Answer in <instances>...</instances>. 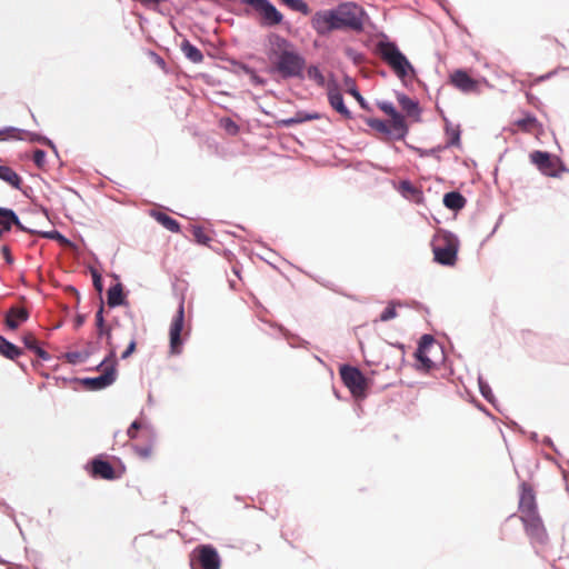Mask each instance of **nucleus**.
<instances>
[{
    "label": "nucleus",
    "mask_w": 569,
    "mask_h": 569,
    "mask_svg": "<svg viewBox=\"0 0 569 569\" xmlns=\"http://www.w3.org/2000/svg\"><path fill=\"white\" fill-rule=\"evenodd\" d=\"M377 107L390 119L362 117L366 124L381 134L383 141H403L410 130L405 114L388 100L378 101Z\"/></svg>",
    "instance_id": "f257e3e1"
},
{
    "label": "nucleus",
    "mask_w": 569,
    "mask_h": 569,
    "mask_svg": "<svg viewBox=\"0 0 569 569\" xmlns=\"http://www.w3.org/2000/svg\"><path fill=\"white\" fill-rule=\"evenodd\" d=\"M376 52L402 82L408 77H417L416 68L387 34L382 33L381 39L377 42Z\"/></svg>",
    "instance_id": "f03ea898"
},
{
    "label": "nucleus",
    "mask_w": 569,
    "mask_h": 569,
    "mask_svg": "<svg viewBox=\"0 0 569 569\" xmlns=\"http://www.w3.org/2000/svg\"><path fill=\"white\" fill-rule=\"evenodd\" d=\"M271 63L268 68V73L279 74L281 79H299L305 80V69L307 60L299 52L298 49L283 51L282 54L277 56L270 60Z\"/></svg>",
    "instance_id": "7ed1b4c3"
},
{
    "label": "nucleus",
    "mask_w": 569,
    "mask_h": 569,
    "mask_svg": "<svg viewBox=\"0 0 569 569\" xmlns=\"http://www.w3.org/2000/svg\"><path fill=\"white\" fill-rule=\"evenodd\" d=\"M459 244L457 234L439 229L431 240L435 262L445 267H453L458 260Z\"/></svg>",
    "instance_id": "20e7f679"
},
{
    "label": "nucleus",
    "mask_w": 569,
    "mask_h": 569,
    "mask_svg": "<svg viewBox=\"0 0 569 569\" xmlns=\"http://www.w3.org/2000/svg\"><path fill=\"white\" fill-rule=\"evenodd\" d=\"M339 375L342 383L355 398L363 399L367 397L371 380L358 367L343 363L339 368Z\"/></svg>",
    "instance_id": "39448f33"
},
{
    "label": "nucleus",
    "mask_w": 569,
    "mask_h": 569,
    "mask_svg": "<svg viewBox=\"0 0 569 569\" xmlns=\"http://www.w3.org/2000/svg\"><path fill=\"white\" fill-rule=\"evenodd\" d=\"M529 157L530 161L543 176L559 178L561 172L569 171L559 157L553 156L548 151L535 150Z\"/></svg>",
    "instance_id": "423d86ee"
},
{
    "label": "nucleus",
    "mask_w": 569,
    "mask_h": 569,
    "mask_svg": "<svg viewBox=\"0 0 569 569\" xmlns=\"http://www.w3.org/2000/svg\"><path fill=\"white\" fill-rule=\"evenodd\" d=\"M520 520L523 523L525 532L529 537L536 555L541 556V548L548 543L549 536L540 515L521 516Z\"/></svg>",
    "instance_id": "0eeeda50"
},
{
    "label": "nucleus",
    "mask_w": 569,
    "mask_h": 569,
    "mask_svg": "<svg viewBox=\"0 0 569 569\" xmlns=\"http://www.w3.org/2000/svg\"><path fill=\"white\" fill-rule=\"evenodd\" d=\"M191 569H220L221 558L212 545H199L190 553Z\"/></svg>",
    "instance_id": "6e6552de"
},
{
    "label": "nucleus",
    "mask_w": 569,
    "mask_h": 569,
    "mask_svg": "<svg viewBox=\"0 0 569 569\" xmlns=\"http://www.w3.org/2000/svg\"><path fill=\"white\" fill-rule=\"evenodd\" d=\"M184 317V300L181 299L169 328V351L172 356H179L186 342L182 338Z\"/></svg>",
    "instance_id": "1a4fd4ad"
},
{
    "label": "nucleus",
    "mask_w": 569,
    "mask_h": 569,
    "mask_svg": "<svg viewBox=\"0 0 569 569\" xmlns=\"http://www.w3.org/2000/svg\"><path fill=\"white\" fill-rule=\"evenodd\" d=\"M340 9V14L348 24V29L353 32H362L365 28V20L369 18L367 11L356 2L346 1L337 4Z\"/></svg>",
    "instance_id": "9d476101"
},
{
    "label": "nucleus",
    "mask_w": 569,
    "mask_h": 569,
    "mask_svg": "<svg viewBox=\"0 0 569 569\" xmlns=\"http://www.w3.org/2000/svg\"><path fill=\"white\" fill-rule=\"evenodd\" d=\"M310 24L319 37H327L331 32L338 31L333 8L316 11L310 19Z\"/></svg>",
    "instance_id": "9b49d317"
},
{
    "label": "nucleus",
    "mask_w": 569,
    "mask_h": 569,
    "mask_svg": "<svg viewBox=\"0 0 569 569\" xmlns=\"http://www.w3.org/2000/svg\"><path fill=\"white\" fill-rule=\"evenodd\" d=\"M118 372L114 367H107L106 370L96 377L77 378L76 380L89 391L103 390L117 380Z\"/></svg>",
    "instance_id": "f8f14e48"
},
{
    "label": "nucleus",
    "mask_w": 569,
    "mask_h": 569,
    "mask_svg": "<svg viewBox=\"0 0 569 569\" xmlns=\"http://www.w3.org/2000/svg\"><path fill=\"white\" fill-rule=\"evenodd\" d=\"M86 470L93 479L116 480L121 477L117 473L113 466L101 455L92 458L87 465Z\"/></svg>",
    "instance_id": "ddd939ff"
},
{
    "label": "nucleus",
    "mask_w": 569,
    "mask_h": 569,
    "mask_svg": "<svg viewBox=\"0 0 569 569\" xmlns=\"http://www.w3.org/2000/svg\"><path fill=\"white\" fill-rule=\"evenodd\" d=\"M253 9L260 13L262 27L271 28L283 22V14L270 0H260Z\"/></svg>",
    "instance_id": "4468645a"
},
{
    "label": "nucleus",
    "mask_w": 569,
    "mask_h": 569,
    "mask_svg": "<svg viewBox=\"0 0 569 569\" xmlns=\"http://www.w3.org/2000/svg\"><path fill=\"white\" fill-rule=\"evenodd\" d=\"M519 510L522 513L521 516L539 515L535 491L526 481L520 483Z\"/></svg>",
    "instance_id": "2eb2a0df"
},
{
    "label": "nucleus",
    "mask_w": 569,
    "mask_h": 569,
    "mask_svg": "<svg viewBox=\"0 0 569 569\" xmlns=\"http://www.w3.org/2000/svg\"><path fill=\"white\" fill-rule=\"evenodd\" d=\"M328 101L330 107L346 119H352L353 114L345 103L343 96L335 79L328 86Z\"/></svg>",
    "instance_id": "dca6fc26"
},
{
    "label": "nucleus",
    "mask_w": 569,
    "mask_h": 569,
    "mask_svg": "<svg viewBox=\"0 0 569 569\" xmlns=\"http://www.w3.org/2000/svg\"><path fill=\"white\" fill-rule=\"evenodd\" d=\"M267 40L270 44V49L267 53L269 60L276 58L279 54H282L283 51H290V50L297 49V47L293 42H291L286 37L281 36L279 33H276V32L269 33L267 36Z\"/></svg>",
    "instance_id": "f3484780"
},
{
    "label": "nucleus",
    "mask_w": 569,
    "mask_h": 569,
    "mask_svg": "<svg viewBox=\"0 0 569 569\" xmlns=\"http://www.w3.org/2000/svg\"><path fill=\"white\" fill-rule=\"evenodd\" d=\"M30 318V312L27 308L19 306H11L4 312V325L6 327L14 331L17 330L21 323H24Z\"/></svg>",
    "instance_id": "a211bd4d"
},
{
    "label": "nucleus",
    "mask_w": 569,
    "mask_h": 569,
    "mask_svg": "<svg viewBox=\"0 0 569 569\" xmlns=\"http://www.w3.org/2000/svg\"><path fill=\"white\" fill-rule=\"evenodd\" d=\"M322 114L317 111L298 110L295 116L274 121L277 128H290L307 121L319 120Z\"/></svg>",
    "instance_id": "6ab92c4d"
},
{
    "label": "nucleus",
    "mask_w": 569,
    "mask_h": 569,
    "mask_svg": "<svg viewBox=\"0 0 569 569\" xmlns=\"http://www.w3.org/2000/svg\"><path fill=\"white\" fill-rule=\"evenodd\" d=\"M397 101L405 112V117L412 118L416 122L421 121L422 109L418 100H415L403 92H397Z\"/></svg>",
    "instance_id": "aec40b11"
},
{
    "label": "nucleus",
    "mask_w": 569,
    "mask_h": 569,
    "mask_svg": "<svg viewBox=\"0 0 569 569\" xmlns=\"http://www.w3.org/2000/svg\"><path fill=\"white\" fill-rule=\"evenodd\" d=\"M450 82L463 93H469L478 88V82L463 69H457L450 76Z\"/></svg>",
    "instance_id": "412c9836"
},
{
    "label": "nucleus",
    "mask_w": 569,
    "mask_h": 569,
    "mask_svg": "<svg viewBox=\"0 0 569 569\" xmlns=\"http://www.w3.org/2000/svg\"><path fill=\"white\" fill-rule=\"evenodd\" d=\"M146 443L144 445H132L133 451L141 458L147 459L151 456L153 446L157 441L158 433L152 425L144 427Z\"/></svg>",
    "instance_id": "4be33fe9"
},
{
    "label": "nucleus",
    "mask_w": 569,
    "mask_h": 569,
    "mask_svg": "<svg viewBox=\"0 0 569 569\" xmlns=\"http://www.w3.org/2000/svg\"><path fill=\"white\" fill-rule=\"evenodd\" d=\"M127 293L123 284L118 280L114 284L110 286L107 291V303L109 308L128 306Z\"/></svg>",
    "instance_id": "5701e85b"
},
{
    "label": "nucleus",
    "mask_w": 569,
    "mask_h": 569,
    "mask_svg": "<svg viewBox=\"0 0 569 569\" xmlns=\"http://www.w3.org/2000/svg\"><path fill=\"white\" fill-rule=\"evenodd\" d=\"M397 190L406 199H410L416 203L423 202L425 197H423L422 190L420 188L416 187L408 179L401 180L397 187Z\"/></svg>",
    "instance_id": "b1692460"
},
{
    "label": "nucleus",
    "mask_w": 569,
    "mask_h": 569,
    "mask_svg": "<svg viewBox=\"0 0 569 569\" xmlns=\"http://www.w3.org/2000/svg\"><path fill=\"white\" fill-rule=\"evenodd\" d=\"M442 203L447 209L458 212L466 207L467 199L460 191L452 190L443 194Z\"/></svg>",
    "instance_id": "393cba45"
},
{
    "label": "nucleus",
    "mask_w": 569,
    "mask_h": 569,
    "mask_svg": "<svg viewBox=\"0 0 569 569\" xmlns=\"http://www.w3.org/2000/svg\"><path fill=\"white\" fill-rule=\"evenodd\" d=\"M343 84L346 87V91L357 100V102L359 103L361 109L369 111V112L372 111L371 106L369 104V102L363 98V96L359 91V89L356 84V80L352 77H350L349 74H345Z\"/></svg>",
    "instance_id": "a878e982"
},
{
    "label": "nucleus",
    "mask_w": 569,
    "mask_h": 569,
    "mask_svg": "<svg viewBox=\"0 0 569 569\" xmlns=\"http://www.w3.org/2000/svg\"><path fill=\"white\" fill-rule=\"evenodd\" d=\"M150 216L153 217L156 221L159 222L167 230L173 233H179L181 231L180 222L173 219L172 217L168 216L167 213L158 210H151Z\"/></svg>",
    "instance_id": "bb28decb"
},
{
    "label": "nucleus",
    "mask_w": 569,
    "mask_h": 569,
    "mask_svg": "<svg viewBox=\"0 0 569 569\" xmlns=\"http://www.w3.org/2000/svg\"><path fill=\"white\" fill-rule=\"evenodd\" d=\"M443 120H445V133L448 137V140L445 143V147H447V149L451 148V147H460V144H461L460 126L457 124L456 127H453L452 123L446 117H443Z\"/></svg>",
    "instance_id": "cd10ccee"
},
{
    "label": "nucleus",
    "mask_w": 569,
    "mask_h": 569,
    "mask_svg": "<svg viewBox=\"0 0 569 569\" xmlns=\"http://www.w3.org/2000/svg\"><path fill=\"white\" fill-rule=\"evenodd\" d=\"M0 180L9 184L12 189H21V176L9 166L0 164Z\"/></svg>",
    "instance_id": "c85d7f7f"
},
{
    "label": "nucleus",
    "mask_w": 569,
    "mask_h": 569,
    "mask_svg": "<svg viewBox=\"0 0 569 569\" xmlns=\"http://www.w3.org/2000/svg\"><path fill=\"white\" fill-rule=\"evenodd\" d=\"M0 355L9 360H16L23 355V350L6 337L0 336Z\"/></svg>",
    "instance_id": "c756f323"
},
{
    "label": "nucleus",
    "mask_w": 569,
    "mask_h": 569,
    "mask_svg": "<svg viewBox=\"0 0 569 569\" xmlns=\"http://www.w3.org/2000/svg\"><path fill=\"white\" fill-rule=\"evenodd\" d=\"M180 49L183 52L184 57L193 63H200L203 61L202 51L194 44H192L188 39H183Z\"/></svg>",
    "instance_id": "7c9ffc66"
},
{
    "label": "nucleus",
    "mask_w": 569,
    "mask_h": 569,
    "mask_svg": "<svg viewBox=\"0 0 569 569\" xmlns=\"http://www.w3.org/2000/svg\"><path fill=\"white\" fill-rule=\"evenodd\" d=\"M413 357L416 359V370L428 373L436 368V363L428 356V352L416 350Z\"/></svg>",
    "instance_id": "2f4dec72"
},
{
    "label": "nucleus",
    "mask_w": 569,
    "mask_h": 569,
    "mask_svg": "<svg viewBox=\"0 0 569 569\" xmlns=\"http://www.w3.org/2000/svg\"><path fill=\"white\" fill-rule=\"evenodd\" d=\"M93 348L92 343L88 342L87 348L83 351H68L63 355L66 361L70 365H77L79 362H84L92 355Z\"/></svg>",
    "instance_id": "473e14b6"
},
{
    "label": "nucleus",
    "mask_w": 569,
    "mask_h": 569,
    "mask_svg": "<svg viewBox=\"0 0 569 569\" xmlns=\"http://www.w3.org/2000/svg\"><path fill=\"white\" fill-rule=\"evenodd\" d=\"M21 132L27 134L29 142L40 143V144H43V146L50 148L54 152V156L57 158H59V152H58L57 146L49 137L38 133V132L23 130V129Z\"/></svg>",
    "instance_id": "72a5a7b5"
},
{
    "label": "nucleus",
    "mask_w": 569,
    "mask_h": 569,
    "mask_svg": "<svg viewBox=\"0 0 569 569\" xmlns=\"http://www.w3.org/2000/svg\"><path fill=\"white\" fill-rule=\"evenodd\" d=\"M405 303L401 300L392 299L388 301L387 307L383 309V311L380 313L379 319L377 321L387 322L389 320H392L397 318V307H403Z\"/></svg>",
    "instance_id": "f704fd0d"
},
{
    "label": "nucleus",
    "mask_w": 569,
    "mask_h": 569,
    "mask_svg": "<svg viewBox=\"0 0 569 569\" xmlns=\"http://www.w3.org/2000/svg\"><path fill=\"white\" fill-rule=\"evenodd\" d=\"M13 209L0 207V240L3 236L11 231V217Z\"/></svg>",
    "instance_id": "c9c22d12"
},
{
    "label": "nucleus",
    "mask_w": 569,
    "mask_h": 569,
    "mask_svg": "<svg viewBox=\"0 0 569 569\" xmlns=\"http://www.w3.org/2000/svg\"><path fill=\"white\" fill-rule=\"evenodd\" d=\"M478 387L480 395L493 407H497V399L492 392V389L487 380L481 375L478 376Z\"/></svg>",
    "instance_id": "e433bc0d"
},
{
    "label": "nucleus",
    "mask_w": 569,
    "mask_h": 569,
    "mask_svg": "<svg viewBox=\"0 0 569 569\" xmlns=\"http://www.w3.org/2000/svg\"><path fill=\"white\" fill-rule=\"evenodd\" d=\"M281 3L292 11L299 12L303 16H308L311 10L309 4L305 0H280Z\"/></svg>",
    "instance_id": "4c0bfd02"
},
{
    "label": "nucleus",
    "mask_w": 569,
    "mask_h": 569,
    "mask_svg": "<svg viewBox=\"0 0 569 569\" xmlns=\"http://www.w3.org/2000/svg\"><path fill=\"white\" fill-rule=\"evenodd\" d=\"M305 71L306 77H308L310 80H313L319 87H323L326 84V78L318 66H306Z\"/></svg>",
    "instance_id": "58836bf2"
},
{
    "label": "nucleus",
    "mask_w": 569,
    "mask_h": 569,
    "mask_svg": "<svg viewBox=\"0 0 569 569\" xmlns=\"http://www.w3.org/2000/svg\"><path fill=\"white\" fill-rule=\"evenodd\" d=\"M239 66L241 70L250 77V81L253 86L263 87L267 84L268 80L266 78L260 77L252 67L246 63H240Z\"/></svg>",
    "instance_id": "ea45409f"
},
{
    "label": "nucleus",
    "mask_w": 569,
    "mask_h": 569,
    "mask_svg": "<svg viewBox=\"0 0 569 569\" xmlns=\"http://www.w3.org/2000/svg\"><path fill=\"white\" fill-rule=\"evenodd\" d=\"M516 124L523 131L529 132L535 126L538 124L537 117L531 113L527 112L526 116L521 119H518L516 121Z\"/></svg>",
    "instance_id": "a19ab883"
},
{
    "label": "nucleus",
    "mask_w": 569,
    "mask_h": 569,
    "mask_svg": "<svg viewBox=\"0 0 569 569\" xmlns=\"http://www.w3.org/2000/svg\"><path fill=\"white\" fill-rule=\"evenodd\" d=\"M222 128L229 136H237L240 132V127L229 117L221 118L219 121Z\"/></svg>",
    "instance_id": "79ce46f5"
},
{
    "label": "nucleus",
    "mask_w": 569,
    "mask_h": 569,
    "mask_svg": "<svg viewBox=\"0 0 569 569\" xmlns=\"http://www.w3.org/2000/svg\"><path fill=\"white\" fill-rule=\"evenodd\" d=\"M191 230L194 237V241L198 244L209 246V243L211 242V238L208 234H206L204 229L201 226H191Z\"/></svg>",
    "instance_id": "37998d69"
},
{
    "label": "nucleus",
    "mask_w": 569,
    "mask_h": 569,
    "mask_svg": "<svg viewBox=\"0 0 569 569\" xmlns=\"http://www.w3.org/2000/svg\"><path fill=\"white\" fill-rule=\"evenodd\" d=\"M38 236L42 237V238H46V239H50V240H56L60 243H70V240L63 236L59 230H50V231H40V230H37V233Z\"/></svg>",
    "instance_id": "c03bdc74"
},
{
    "label": "nucleus",
    "mask_w": 569,
    "mask_h": 569,
    "mask_svg": "<svg viewBox=\"0 0 569 569\" xmlns=\"http://www.w3.org/2000/svg\"><path fill=\"white\" fill-rule=\"evenodd\" d=\"M445 149H447V147H445V144H438L430 149L417 148V149H415V152H417L420 158H426V157L432 156L438 161H440L439 153L441 151H443Z\"/></svg>",
    "instance_id": "a18cd8bd"
},
{
    "label": "nucleus",
    "mask_w": 569,
    "mask_h": 569,
    "mask_svg": "<svg viewBox=\"0 0 569 569\" xmlns=\"http://www.w3.org/2000/svg\"><path fill=\"white\" fill-rule=\"evenodd\" d=\"M21 341L26 349H28L31 352H36L37 348H40V342L36 339V337L31 332H26L21 337Z\"/></svg>",
    "instance_id": "49530a36"
},
{
    "label": "nucleus",
    "mask_w": 569,
    "mask_h": 569,
    "mask_svg": "<svg viewBox=\"0 0 569 569\" xmlns=\"http://www.w3.org/2000/svg\"><path fill=\"white\" fill-rule=\"evenodd\" d=\"M436 342V339L430 333H423L418 340L417 351L428 352L430 347Z\"/></svg>",
    "instance_id": "de8ad7c7"
},
{
    "label": "nucleus",
    "mask_w": 569,
    "mask_h": 569,
    "mask_svg": "<svg viewBox=\"0 0 569 569\" xmlns=\"http://www.w3.org/2000/svg\"><path fill=\"white\" fill-rule=\"evenodd\" d=\"M89 272L91 273L92 284H93L94 289L101 296L103 292V279H102L101 273L94 267H89Z\"/></svg>",
    "instance_id": "09e8293b"
},
{
    "label": "nucleus",
    "mask_w": 569,
    "mask_h": 569,
    "mask_svg": "<svg viewBox=\"0 0 569 569\" xmlns=\"http://www.w3.org/2000/svg\"><path fill=\"white\" fill-rule=\"evenodd\" d=\"M148 423H143L142 421H140L139 419H136L133 420L129 428L127 429V436L130 438V439H136L138 438V431L139 430H142L143 431V436H146L144 433V427L147 426Z\"/></svg>",
    "instance_id": "8fccbe9b"
},
{
    "label": "nucleus",
    "mask_w": 569,
    "mask_h": 569,
    "mask_svg": "<svg viewBox=\"0 0 569 569\" xmlns=\"http://www.w3.org/2000/svg\"><path fill=\"white\" fill-rule=\"evenodd\" d=\"M11 219H12V220H11V229H12L13 227H16V228H17V230H19V231H21V232H26V233H29V234H36V233H37V230H36V229H31V228H29V227L24 226V224L21 222V220H20V218H19L18 213H17L14 210H13V212H12V217H11Z\"/></svg>",
    "instance_id": "3c124183"
},
{
    "label": "nucleus",
    "mask_w": 569,
    "mask_h": 569,
    "mask_svg": "<svg viewBox=\"0 0 569 569\" xmlns=\"http://www.w3.org/2000/svg\"><path fill=\"white\" fill-rule=\"evenodd\" d=\"M345 54L356 64L359 66L365 62V54L362 52L357 51L352 47H347L345 49Z\"/></svg>",
    "instance_id": "603ef678"
},
{
    "label": "nucleus",
    "mask_w": 569,
    "mask_h": 569,
    "mask_svg": "<svg viewBox=\"0 0 569 569\" xmlns=\"http://www.w3.org/2000/svg\"><path fill=\"white\" fill-rule=\"evenodd\" d=\"M102 365H107V367H112L113 366L114 369L117 370V365H118V361H117V350H116V347L112 343L110 346L109 352L102 359Z\"/></svg>",
    "instance_id": "864d4df0"
},
{
    "label": "nucleus",
    "mask_w": 569,
    "mask_h": 569,
    "mask_svg": "<svg viewBox=\"0 0 569 569\" xmlns=\"http://www.w3.org/2000/svg\"><path fill=\"white\" fill-rule=\"evenodd\" d=\"M108 326L104 319V302L101 299L100 306L96 312V328L97 331L102 329L103 327Z\"/></svg>",
    "instance_id": "5fc2aeb1"
},
{
    "label": "nucleus",
    "mask_w": 569,
    "mask_h": 569,
    "mask_svg": "<svg viewBox=\"0 0 569 569\" xmlns=\"http://www.w3.org/2000/svg\"><path fill=\"white\" fill-rule=\"evenodd\" d=\"M47 152L43 149H36L32 154V161L38 168L46 164Z\"/></svg>",
    "instance_id": "6e6d98bb"
},
{
    "label": "nucleus",
    "mask_w": 569,
    "mask_h": 569,
    "mask_svg": "<svg viewBox=\"0 0 569 569\" xmlns=\"http://www.w3.org/2000/svg\"><path fill=\"white\" fill-rule=\"evenodd\" d=\"M98 338H104L108 346H111L112 343V330L111 327L108 325L103 327L102 329L97 331Z\"/></svg>",
    "instance_id": "4d7b16f0"
},
{
    "label": "nucleus",
    "mask_w": 569,
    "mask_h": 569,
    "mask_svg": "<svg viewBox=\"0 0 569 569\" xmlns=\"http://www.w3.org/2000/svg\"><path fill=\"white\" fill-rule=\"evenodd\" d=\"M333 10L336 13L338 31L349 30L346 20L343 19L342 14L339 13L340 9L338 8V6L333 7Z\"/></svg>",
    "instance_id": "13d9d810"
},
{
    "label": "nucleus",
    "mask_w": 569,
    "mask_h": 569,
    "mask_svg": "<svg viewBox=\"0 0 569 569\" xmlns=\"http://www.w3.org/2000/svg\"><path fill=\"white\" fill-rule=\"evenodd\" d=\"M136 348H137V341L134 338H132L130 340V342L128 343L127 348L124 349V351L121 353L120 358L122 360L128 359L136 351Z\"/></svg>",
    "instance_id": "bf43d9fd"
},
{
    "label": "nucleus",
    "mask_w": 569,
    "mask_h": 569,
    "mask_svg": "<svg viewBox=\"0 0 569 569\" xmlns=\"http://www.w3.org/2000/svg\"><path fill=\"white\" fill-rule=\"evenodd\" d=\"M279 330L280 332L283 335L284 338L287 339H290V338H296L298 341H299V346L300 347H306L309 342L303 340L302 338L298 337V336H295L292 333H290L286 328H283L282 326L279 327Z\"/></svg>",
    "instance_id": "052dcab7"
},
{
    "label": "nucleus",
    "mask_w": 569,
    "mask_h": 569,
    "mask_svg": "<svg viewBox=\"0 0 569 569\" xmlns=\"http://www.w3.org/2000/svg\"><path fill=\"white\" fill-rule=\"evenodd\" d=\"M1 253L3 256L6 263L12 264L14 262V258H13V256L11 253V249L8 244H3L1 247Z\"/></svg>",
    "instance_id": "680f3d73"
},
{
    "label": "nucleus",
    "mask_w": 569,
    "mask_h": 569,
    "mask_svg": "<svg viewBox=\"0 0 569 569\" xmlns=\"http://www.w3.org/2000/svg\"><path fill=\"white\" fill-rule=\"evenodd\" d=\"M0 506L4 508V512L10 517L12 518V520L14 521L16 526L21 530L17 519H16V516H14V511L13 509L8 505L4 501H0Z\"/></svg>",
    "instance_id": "e2e57ef3"
},
{
    "label": "nucleus",
    "mask_w": 569,
    "mask_h": 569,
    "mask_svg": "<svg viewBox=\"0 0 569 569\" xmlns=\"http://www.w3.org/2000/svg\"><path fill=\"white\" fill-rule=\"evenodd\" d=\"M38 358H40L42 361H50L52 359L51 355L46 351L42 347L40 348H37L36 352H34Z\"/></svg>",
    "instance_id": "0e129e2a"
},
{
    "label": "nucleus",
    "mask_w": 569,
    "mask_h": 569,
    "mask_svg": "<svg viewBox=\"0 0 569 569\" xmlns=\"http://www.w3.org/2000/svg\"><path fill=\"white\" fill-rule=\"evenodd\" d=\"M66 292L72 295L76 298V305L78 306L80 303V292L79 290L73 286H68L66 288Z\"/></svg>",
    "instance_id": "69168bd1"
},
{
    "label": "nucleus",
    "mask_w": 569,
    "mask_h": 569,
    "mask_svg": "<svg viewBox=\"0 0 569 569\" xmlns=\"http://www.w3.org/2000/svg\"><path fill=\"white\" fill-rule=\"evenodd\" d=\"M87 316L84 313H77L74 317V328L79 329L86 322Z\"/></svg>",
    "instance_id": "338daca9"
},
{
    "label": "nucleus",
    "mask_w": 569,
    "mask_h": 569,
    "mask_svg": "<svg viewBox=\"0 0 569 569\" xmlns=\"http://www.w3.org/2000/svg\"><path fill=\"white\" fill-rule=\"evenodd\" d=\"M150 56L153 58L154 62L161 67L162 69L166 67V61L164 59L159 56L158 53H156L154 51H150Z\"/></svg>",
    "instance_id": "774afa93"
}]
</instances>
